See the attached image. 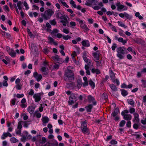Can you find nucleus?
I'll return each mask as SVG.
<instances>
[{
  "label": "nucleus",
  "mask_w": 146,
  "mask_h": 146,
  "mask_svg": "<svg viewBox=\"0 0 146 146\" xmlns=\"http://www.w3.org/2000/svg\"><path fill=\"white\" fill-rule=\"evenodd\" d=\"M69 68L67 67V70L65 71L64 79L66 82H71L74 80V74L72 70L69 69Z\"/></svg>",
  "instance_id": "nucleus-1"
},
{
  "label": "nucleus",
  "mask_w": 146,
  "mask_h": 146,
  "mask_svg": "<svg viewBox=\"0 0 146 146\" xmlns=\"http://www.w3.org/2000/svg\"><path fill=\"white\" fill-rule=\"evenodd\" d=\"M54 13V11L51 9H48L45 11L44 13H42L41 15L44 20H47L50 18Z\"/></svg>",
  "instance_id": "nucleus-2"
},
{
  "label": "nucleus",
  "mask_w": 146,
  "mask_h": 146,
  "mask_svg": "<svg viewBox=\"0 0 146 146\" xmlns=\"http://www.w3.org/2000/svg\"><path fill=\"white\" fill-rule=\"evenodd\" d=\"M81 128L82 132L84 134H89V130L87 128V124L86 121L81 122Z\"/></svg>",
  "instance_id": "nucleus-3"
},
{
  "label": "nucleus",
  "mask_w": 146,
  "mask_h": 146,
  "mask_svg": "<svg viewBox=\"0 0 146 146\" xmlns=\"http://www.w3.org/2000/svg\"><path fill=\"white\" fill-rule=\"evenodd\" d=\"M123 49L125 50H126V48L124 47L123 48L119 47L117 49V56L120 59H122L123 58V55L125 54L124 50Z\"/></svg>",
  "instance_id": "nucleus-4"
},
{
  "label": "nucleus",
  "mask_w": 146,
  "mask_h": 146,
  "mask_svg": "<svg viewBox=\"0 0 146 146\" xmlns=\"http://www.w3.org/2000/svg\"><path fill=\"white\" fill-rule=\"evenodd\" d=\"M69 99L68 102V104L69 105H71L76 101L77 97L75 94H72L69 98Z\"/></svg>",
  "instance_id": "nucleus-5"
},
{
  "label": "nucleus",
  "mask_w": 146,
  "mask_h": 146,
  "mask_svg": "<svg viewBox=\"0 0 146 146\" xmlns=\"http://www.w3.org/2000/svg\"><path fill=\"white\" fill-rule=\"evenodd\" d=\"M53 61L57 63H62L64 62L63 60L59 57L58 55H56L52 57Z\"/></svg>",
  "instance_id": "nucleus-6"
},
{
  "label": "nucleus",
  "mask_w": 146,
  "mask_h": 146,
  "mask_svg": "<svg viewBox=\"0 0 146 146\" xmlns=\"http://www.w3.org/2000/svg\"><path fill=\"white\" fill-rule=\"evenodd\" d=\"M92 61L91 60H89L87 65H85V69L86 70V73L88 75H90V72L89 70V66L91 64Z\"/></svg>",
  "instance_id": "nucleus-7"
},
{
  "label": "nucleus",
  "mask_w": 146,
  "mask_h": 146,
  "mask_svg": "<svg viewBox=\"0 0 146 146\" xmlns=\"http://www.w3.org/2000/svg\"><path fill=\"white\" fill-rule=\"evenodd\" d=\"M121 114L123 116V119L125 120H130L131 119L132 116L130 114H125L123 112H121Z\"/></svg>",
  "instance_id": "nucleus-8"
},
{
  "label": "nucleus",
  "mask_w": 146,
  "mask_h": 146,
  "mask_svg": "<svg viewBox=\"0 0 146 146\" xmlns=\"http://www.w3.org/2000/svg\"><path fill=\"white\" fill-rule=\"evenodd\" d=\"M65 17L62 12H60L59 10L56 11V18L62 19V18Z\"/></svg>",
  "instance_id": "nucleus-9"
},
{
  "label": "nucleus",
  "mask_w": 146,
  "mask_h": 146,
  "mask_svg": "<svg viewBox=\"0 0 146 146\" xmlns=\"http://www.w3.org/2000/svg\"><path fill=\"white\" fill-rule=\"evenodd\" d=\"M100 53L99 51L98 50L96 52H95L93 53V56H94V60L95 61L99 60V56Z\"/></svg>",
  "instance_id": "nucleus-10"
},
{
  "label": "nucleus",
  "mask_w": 146,
  "mask_h": 146,
  "mask_svg": "<svg viewBox=\"0 0 146 146\" xmlns=\"http://www.w3.org/2000/svg\"><path fill=\"white\" fill-rule=\"evenodd\" d=\"M40 94V93L35 94L33 96V98L35 99V101L37 102L41 100Z\"/></svg>",
  "instance_id": "nucleus-11"
},
{
  "label": "nucleus",
  "mask_w": 146,
  "mask_h": 146,
  "mask_svg": "<svg viewBox=\"0 0 146 146\" xmlns=\"http://www.w3.org/2000/svg\"><path fill=\"white\" fill-rule=\"evenodd\" d=\"M88 100L90 102H92L93 105H96V102L95 101V99L91 95H89L88 97Z\"/></svg>",
  "instance_id": "nucleus-12"
},
{
  "label": "nucleus",
  "mask_w": 146,
  "mask_h": 146,
  "mask_svg": "<svg viewBox=\"0 0 146 146\" xmlns=\"http://www.w3.org/2000/svg\"><path fill=\"white\" fill-rule=\"evenodd\" d=\"M33 76L38 82L40 81L42 78L41 75V74L38 75L36 72L34 73Z\"/></svg>",
  "instance_id": "nucleus-13"
},
{
  "label": "nucleus",
  "mask_w": 146,
  "mask_h": 146,
  "mask_svg": "<svg viewBox=\"0 0 146 146\" xmlns=\"http://www.w3.org/2000/svg\"><path fill=\"white\" fill-rule=\"evenodd\" d=\"M134 118L133 120L134 122L138 123L139 122V119L138 114L136 113L134 114Z\"/></svg>",
  "instance_id": "nucleus-14"
},
{
  "label": "nucleus",
  "mask_w": 146,
  "mask_h": 146,
  "mask_svg": "<svg viewBox=\"0 0 146 146\" xmlns=\"http://www.w3.org/2000/svg\"><path fill=\"white\" fill-rule=\"evenodd\" d=\"M82 44L84 47H88L90 46L89 41L88 40H83L82 42Z\"/></svg>",
  "instance_id": "nucleus-15"
},
{
  "label": "nucleus",
  "mask_w": 146,
  "mask_h": 146,
  "mask_svg": "<svg viewBox=\"0 0 146 146\" xmlns=\"http://www.w3.org/2000/svg\"><path fill=\"white\" fill-rule=\"evenodd\" d=\"M62 20L60 22L62 23L63 25L64 26H65L66 25V23L67 22V19L66 17H65L62 18Z\"/></svg>",
  "instance_id": "nucleus-16"
},
{
  "label": "nucleus",
  "mask_w": 146,
  "mask_h": 146,
  "mask_svg": "<svg viewBox=\"0 0 146 146\" xmlns=\"http://www.w3.org/2000/svg\"><path fill=\"white\" fill-rule=\"evenodd\" d=\"M119 111V110L118 108H116L114 111L111 114V115L113 117H115L117 115Z\"/></svg>",
  "instance_id": "nucleus-17"
},
{
  "label": "nucleus",
  "mask_w": 146,
  "mask_h": 146,
  "mask_svg": "<svg viewBox=\"0 0 146 146\" xmlns=\"http://www.w3.org/2000/svg\"><path fill=\"white\" fill-rule=\"evenodd\" d=\"M116 5L117 7V9L118 11H119V10L122 9L125 7L123 5H121L120 3H117Z\"/></svg>",
  "instance_id": "nucleus-18"
},
{
  "label": "nucleus",
  "mask_w": 146,
  "mask_h": 146,
  "mask_svg": "<svg viewBox=\"0 0 146 146\" xmlns=\"http://www.w3.org/2000/svg\"><path fill=\"white\" fill-rule=\"evenodd\" d=\"M80 27L84 30V31L85 32H87L89 31V29L88 28L86 25L84 24H82L80 25Z\"/></svg>",
  "instance_id": "nucleus-19"
},
{
  "label": "nucleus",
  "mask_w": 146,
  "mask_h": 146,
  "mask_svg": "<svg viewBox=\"0 0 146 146\" xmlns=\"http://www.w3.org/2000/svg\"><path fill=\"white\" fill-rule=\"evenodd\" d=\"M110 76L113 82L115 81V76L114 72L111 70L110 72Z\"/></svg>",
  "instance_id": "nucleus-20"
},
{
  "label": "nucleus",
  "mask_w": 146,
  "mask_h": 146,
  "mask_svg": "<svg viewBox=\"0 0 146 146\" xmlns=\"http://www.w3.org/2000/svg\"><path fill=\"white\" fill-rule=\"evenodd\" d=\"M48 39L49 40L48 43H53V44L55 45H56L57 44V43L54 41V40L51 37L49 36L48 38Z\"/></svg>",
  "instance_id": "nucleus-21"
},
{
  "label": "nucleus",
  "mask_w": 146,
  "mask_h": 146,
  "mask_svg": "<svg viewBox=\"0 0 146 146\" xmlns=\"http://www.w3.org/2000/svg\"><path fill=\"white\" fill-rule=\"evenodd\" d=\"M1 34L7 38H9L11 37V35L9 33H6L5 31H2L1 32Z\"/></svg>",
  "instance_id": "nucleus-22"
},
{
  "label": "nucleus",
  "mask_w": 146,
  "mask_h": 146,
  "mask_svg": "<svg viewBox=\"0 0 146 146\" xmlns=\"http://www.w3.org/2000/svg\"><path fill=\"white\" fill-rule=\"evenodd\" d=\"M35 109V108L33 106H29L28 108V112L31 114L33 112Z\"/></svg>",
  "instance_id": "nucleus-23"
},
{
  "label": "nucleus",
  "mask_w": 146,
  "mask_h": 146,
  "mask_svg": "<svg viewBox=\"0 0 146 146\" xmlns=\"http://www.w3.org/2000/svg\"><path fill=\"white\" fill-rule=\"evenodd\" d=\"M91 1L90 2H88L86 1V3L85 4V5L88 6H91L92 5V3L93 2L94 3L95 2H97V0H91Z\"/></svg>",
  "instance_id": "nucleus-24"
},
{
  "label": "nucleus",
  "mask_w": 146,
  "mask_h": 146,
  "mask_svg": "<svg viewBox=\"0 0 146 146\" xmlns=\"http://www.w3.org/2000/svg\"><path fill=\"white\" fill-rule=\"evenodd\" d=\"M9 54L12 57H15L16 53L13 49L11 50L10 52H9Z\"/></svg>",
  "instance_id": "nucleus-25"
},
{
  "label": "nucleus",
  "mask_w": 146,
  "mask_h": 146,
  "mask_svg": "<svg viewBox=\"0 0 146 146\" xmlns=\"http://www.w3.org/2000/svg\"><path fill=\"white\" fill-rule=\"evenodd\" d=\"M119 42H121L123 44H125L127 42V40H124L122 38H119L118 40Z\"/></svg>",
  "instance_id": "nucleus-26"
},
{
  "label": "nucleus",
  "mask_w": 146,
  "mask_h": 146,
  "mask_svg": "<svg viewBox=\"0 0 146 146\" xmlns=\"http://www.w3.org/2000/svg\"><path fill=\"white\" fill-rule=\"evenodd\" d=\"M93 107L92 105V104H90L88 106L85 107V108L88 112H90L91 110Z\"/></svg>",
  "instance_id": "nucleus-27"
},
{
  "label": "nucleus",
  "mask_w": 146,
  "mask_h": 146,
  "mask_svg": "<svg viewBox=\"0 0 146 146\" xmlns=\"http://www.w3.org/2000/svg\"><path fill=\"white\" fill-rule=\"evenodd\" d=\"M42 121L44 123H46L48 122L49 119L47 117L44 116L42 117Z\"/></svg>",
  "instance_id": "nucleus-28"
},
{
  "label": "nucleus",
  "mask_w": 146,
  "mask_h": 146,
  "mask_svg": "<svg viewBox=\"0 0 146 146\" xmlns=\"http://www.w3.org/2000/svg\"><path fill=\"white\" fill-rule=\"evenodd\" d=\"M91 72L93 73H96L97 74H99L100 73V71L97 69L92 68V69Z\"/></svg>",
  "instance_id": "nucleus-29"
},
{
  "label": "nucleus",
  "mask_w": 146,
  "mask_h": 146,
  "mask_svg": "<svg viewBox=\"0 0 146 146\" xmlns=\"http://www.w3.org/2000/svg\"><path fill=\"white\" fill-rule=\"evenodd\" d=\"M77 87L78 88H80L82 85V82L81 80L78 79L77 82Z\"/></svg>",
  "instance_id": "nucleus-30"
},
{
  "label": "nucleus",
  "mask_w": 146,
  "mask_h": 146,
  "mask_svg": "<svg viewBox=\"0 0 146 146\" xmlns=\"http://www.w3.org/2000/svg\"><path fill=\"white\" fill-rule=\"evenodd\" d=\"M47 69L45 67H42L41 68V70L42 72H44V74L46 75L48 74V72L47 71Z\"/></svg>",
  "instance_id": "nucleus-31"
},
{
  "label": "nucleus",
  "mask_w": 146,
  "mask_h": 146,
  "mask_svg": "<svg viewBox=\"0 0 146 146\" xmlns=\"http://www.w3.org/2000/svg\"><path fill=\"white\" fill-rule=\"evenodd\" d=\"M23 2L21 1H18L17 4V5L19 10H22L21 6L22 5Z\"/></svg>",
  "instance_id": "nucleus-32"
},
{
  "label": "nucleus",
  "mask_w": 146,
  "mask_h": 146,
  "mask_svg": "<svg viewBox=\"0 0 146 146\" xmlns=\"http://www.w3.org/2000/svg\"><path fill=\"white\" fill-rule=\"evenodd\" d=\"M110 86L113 91H115L117 90V87L114 84H110Z\"/></svg>",
  "instance_id": "nucleus-33"
},
{
  "label": "nucleus",
  "mask_w": 146,
  "mask_h": 146,
  "mask_svg": "<svg viewBox=\"0 0 146 146\" xmlns=\"http://www.w3.org/2000/svg\"><path fill=\"white\" fill-rule=\"evenodd\" d=\"M66 87L67 88H70L73 86H75V85L74 84V83L73 82H71L70 83H66Z\"/></svg>",
  "instance_id": "nucleus-34"
},
{
  "label": "nucleus",
  "mask_w": 146,
  "mask_h": 146,
  "mask_svg": "<svg viewBox=\"0 0 146 146\" xmlns=\"http://www.w3.org/2000/svg\"><path fill=\"white\" fill-rule=\"evenodd\" d=\"M127 101L129 104L131 106H134V102L133 99H128L127 100Z\"/></svg>",
  "instance_id": "nucleus-35"
},
{
  "label": "nucleus",
  "mask_w": 146,
  "mask_h": 146,
  "mask_svg": "<svg viewBox=\"0 0 146 146\" xmlns=\"http://www.w3.org/2000/svg\"><path fill=\"white\" fill-rule=\"evenodd\" d=\"M10 141L12 143H15L18 141V140L14 137L11 138Z\"/></svg>",
  "instance_id": "nucleus-36"
},
{
  "label": "nucleus",
  "mask_w": 146,
  "mask_h": 146,
  "mask_svg": "<svg viewBox=\"0 0 146 146\" xmlns=\"http://www.w3.org/2000/svg\"><path fill=\"white\" fill-rule=\"evenodd\" d=\"M49 22L51 24L53 25H55L56 23L55 19H54L52 20H50L49 21Z\"/></svg>",
  "instance_id": "nucleus-37"
},
{
  "label": "nucleus",
  "mask_w": 146,
  "mask_h": 146,
  "mask_svg": "<svg viewBox=\"0 0 146 146\" xmlns=\"http://www.w3.org/2000/svg\"><path fill=\"white\" fill-rule=\"evenodd\" d=\"M89 84L90 86L93 88H94L95 86V84L94 82L92 80H90L89 81Z\"/></svg>",
  "instance_id": "nucleus-38"
},
{
  "label": "nucleus",
  "mask_w": 146,
  "mask_h": 146,
  "mask_svg": "<svg viewBox=\"0 0 146 146\" xmlns=\"http://www.w3.org/2000/svg\"><path fill=\"white\" fill-rule=\"evenodd\" d=\"M121 91L122 95L124 96H126L128 94L127 92L124 90H122Z\"/></svg>",
  "instance_id": "nucleus-39"
},
{
  "label": "nucleus",
  "mask_w": 146,
  "mask_h": 146,
  "mask_svg": "<svg viewBox=\"0 0 146 146\" xmlns=\"http://www.w3.org/2000/svg\"><path fill=\"white\" fill-rule=\"evenodd\" d=\"M46 141V139L44 137H42V139L40 140V142L42 144H44Z\"/></svg>",
  "instance_id": "nucleus-40"
},
{
  "label": "nucleus",
  "mask_w": 146,
  "mask_h": 146,
  "mask_svg": "<svg viewBox=\"0 0 146 146\" xmlns=\"http://www.w3.org/2000/svg\"><path fill=\"white\" fill-rule=\"evenodd\" d=\"M125 121L124 120H122L119 123V126L120 127H123L125 123Z\"/></svg>",
  "instance_id": "nucleus-41"
},
{
  "label": "nucleus",
  "mask_w": 146,
  "mask_h": 146,
  "mask_svg": "<svg viewBox=\"0 0 146 146\" xmlns=\"http://www.w3.org/2000/svg\"><path fill=\"white\" fill-rule=\"evenodd\" d=\"M22 123V121H20L19 122L18 124L17 125V129H21L22 128V125L21 124Z\"/></svg>",
  "instance_id": "nucleus-42"
},
{
  "label": "nucleus",
  "mask_w": 146,
  "mask_h": 146,
  "mask_svg": "<svg viewBox=\"0 0 146 146\" xmlns=\"http://www.w3.org/2000/svg\"><path fill=\"white\" fill-rule=\"evenodd\" d=\"M60 2L65 7L67 8L69 7V6L67 4L66 2H63L62 0H60Z\"/></svg>",
  "instance_id": "nucleus-43"
},
{
  "label": "nucleus",
  "mask_w": 146,
  "mask_h": 146,
  "mask_svg": "<svg viewBox=\"0 0 146 146\" xmlns=\"http://www.w3.org/2000/svg\"><path fill=\"white\" fill-rule=\"evenodd\" d=\"M83 58L84 60L86 63L88 62V59L87 58L86 56V55L85 54H84L83 55Z\"/></svg>",
  "instance_id": "nucleus-44"
},
{
  "label": "nucleus",
  "mask_w": 146,
  "mask_h": 146,
  "mask_svg": "<svg viewBox=\"0 0 146 146\" xmlns=\"http://www.w3.org/2000/svg\"><path fill=\"white\" fill-rule=\"evenodd\" d=\"M118 23L119 26L122 27H124L125 28H126L125 24L121 22L118 21Z\"/></svg>",
  "instance_id": "nucleus-45"
},
{
  "label": "nucleus",
  "mask_w": 146,
  "mask_h": 146,
  "mask_svg": "<svg viewBox=\"0 0 146 146\" xmlns=\"http://www.w3.org/2000/svg\"><path fill=\"white\" fill-rule=\"evenodd\" d=\"M63 39L65 40H67L68 39L70 38H71V37L68 35H67L66 36H62Z\"/></svg>",
  "instance_id": "nucleus-46"
},
{
  "label": "nucleus",
  "mask_w": 146,
  "mask_h": 146,
  "mask_svg": "<svg viewBox=\"0 0 146 146\" xmlns=\"http://www.w3.org/2000/svg\"><path fill=\"white\" fill-rule=\"evenodd\" d=\"M125 16L128 19H130L132 17L131 16H130L127 13L125 12Z\"/></svg>",
  "instance_id": "nucleus-47"
},
{
  "label": "nucleus",
  "mask_w": 146,
  "mask_h": 146,
  "mask_svg": "<svg viewBox=\"0 0 146 146\" xmlns=\"http://www.w3.org/2000/svg\"><path fill=\"white\" fill-rule=\"evenodd\" d=\"M102 98L104 99H106L108 98V96L106 94L104 93L102 95Z\"/></svg>",
  "instance_id": "nucleus-48"
},
{
  "label": "nucleus",
  "mask_w": 146,
  "mask_h": 146,
  "mask_svg": "<svg viewBox=\"0 0 146 146\" xmlns=\"http://www.w3.org/2000/svg\"><path fill=\"white\" fill-rule=\"evenodd\" d=\"M23 5L26 7V10H28L29 9V7H28L27 3L26 1L24 2Z\"/></svg>",
  "instance_id": "nucleus-49"
},
{
  "label": "nucleus",
  "mask_w": 146,
  "mask_h": 146,
  "mask_svg": "<svg viewBox=\"0 0 146 146\" xmlns=\"http://www.w3.org/2000/svg\"><path fill=\"white\" fill-rule=\"evenodd\" d=\"M3 9L5 11H7L8 12H9V9L7 5H5L3 7Z\"/></svg>",
  "instance_id": "nucleus-50"
},
{
  "label": "nucleus",
  "mask_w": 146,
  "mask_h": 146,
  "mask_svg": "<svg viewBox=\"0 0 146 146\" xmlns=\"http://www.w3.org/2000/svg\"><path fill=\"white\" fill-rule=\"evenodd\" d=\"M126 126L127 127L129 128H130L131 127V122L129 120L127 122Z\"/></svg>",
  "instance_id": "nucleus-51"
},
{
  "label": "nucleus",
  "mask_w": 146,
  "mask_h": 146,
  "mask_svg": "<svg viewBox=\"0 0 146 146\" xmlns=\"http://www.w3.org/2000/svg\"><path fill=\"white\" fill-rule=\"evenodd\" d=\"M96 62V65L97 66H102V63L101 61L98 60Z\"/></svg>",
  "instance_id": "nucleus-52"
},
{
  "label": "nucleus",
  "mask_w": 146,
  "mask_h": 146,
  "mask_svg": "<svg viewBox=\"0 0 146 146\" xmlns=\"http://www.w3.org/2000/svg\"><path fill=\"white\" fill-rule=\"evenodd\" d=\"M3 85L4 86L7 87L8 86V84L7 81L4 80L3 82Z\"/></svg>",
  "instance_id": "nucleus-53"
},
{
  "label": "nucleus",
  "mask_w": 146,
  "mask_h": 146,
  "mask_svg": "<svg viewBox=\"0 0 146 146\" xmlns=\"http://www.w3.org/2000/svg\"><path fill=\"white\" fill-rule=\"evenodd\" d=\"M27 30L29 35L31 36H32L33 35L32 33L30 31V30L29 29H27Z\"/></svg>",
  "instance_id": "nucleus-54"
},
{
  "label": "nucleus",
  "mask_w": 146,
  "mask_h": 146,
  "mask_svg": "<svg viewBox=\"0 0 146 146\" xmlns=\"http://www.w3.org/2000/svg\"><path fill=\"white\" fill-rule=\"evenodd\" d=\"M93 8L95 10H98L100 9L101 7L99 6H96L93 7Z\"/></svg>",
  "instance_id": "nucleus-55"
},
{
  "label": "nucleus",
  "mask_w": 146,
  "mask_h": 146,
  "mask_svg": "<svg viewBox=\"0 0 146 146\" xmlns=\"http://www.w3.org/2000/svg\"><path fill=\"white\" fill-rule=\"evenodd\" d=\"M110 143L112 145H115L117 144V142L115 140H112L110 141Z\"/></svg>",
  "instance_id": "nucleus-56"
},
{
  "label": "nucleus",
  "mask_w": 146,
  "mask_h": 146,
  "mask_svg": "<svg viewBox=\"0 0 146 146\" xmlns=\"http://www.w3.org/2000/svg\"><path fill=\"white\" fill-rule=\"evenodd\" d=\"M59 68V65L55 64L53 66V69H57Z\"/></svg>",
  "instance_id": "nucleus-57"
},
{
  "label": "nucleus",
  "mask_w": 146,
  "mask_h": 146,
  "mask_svg": "<svg viewBox=\"0 0 146 146\" xmlns=\"http://www.w3.org/2000/svg\"><path fill=\"white\" fill-rule=\"evenodd\" d=\"M24 96L23 94H17L16 96L18 98H20L23 97Z\"/></svg>",
  "instance_id": "nucleus-58"
},
{
  "label": "nucleus",
  "mask_w": 146,
  "mask_h": 146,
  "mask_svg": "<svg viewBox=\"0 0 146 146\" xmlns=\"http://www.w3.org/2000/svg\"><path fill=\"white\" fill-rule=\"evenodd\" d=\"M135 111V109L133 108H131L130 109L129 112L131 113H133Z\"/></svg>",
  "instance_id": "nucleus-59"
},
{
  "label": "nucleus",
  "mask_w": 146,
  "mask_h": 146,
  "mask_svg": "<svg viewBox=\"0 0 146 146\" xmlns=\"http://www.w3.org/2000/svg\"><path fill=\"white\" fill-rule=\"evenodd\" d=\"M117 47V45L115 44H113V45L111 47V48L112 50H114Z\"/></svg>",
  "instance_id": "nucleus-60"
},
{
  "label": "nucleus",
  "mask_w": 146,
  "mask_h": 146,
  "mask_svg": "<svg viewBox=\"0 0 146 146\" xmlns=\"http://www.w3.org/2000/svg\"><path fill=\"white\" fill-rule=\"evenodd\" d=\"M112 31H115V32H117V30L116 29V27L115 26H112V27H111Z\"/></svg>",
  "instance_id": "nucleus-61"
},
{
  "label": "nucleus",
  "mask_w": 146,
  "mask_h": 146,
  "mask_svg": "<svg viewBox=\"0 0 146 146\" xmlns=\"http://www.w3.org/2000/svg\"><path fill=\"white\" fill-rule=\"evenodd\" d=\"M33 7L34 8V9H33V10L36 9L38 10L39 9V7L36 5H33Z\"/></svg>",
  "instance_id": "nucleus-62"
},
{
  "label": "nucleus",
  "mask_w": 146,
  "mask_h": 146,
  "mask_svg": "<svg viewBox=\"0 0 146 146\" xmlns=\"http://www.w3.org/2000/svg\"><path fill=\"white\" fill-rule=\"evenodd\" d=\"M34 93L33 90L32 89H31L29 93V94L30 95L32 96L33 95Z\"/></svg>",
  "instance_id": "nucleus-63"
},
{
  "label": "nucleus",
  "mask_w": 146,
  "mask_h": 146,
  "mask_svg": "<svg viewBox=\"0 0 146 146\" xmlns=\"http://www.w3.org/2000/svg\"><path fill=\"white\" fill-rule=\"evenodd\" d=\"M21 132V129H16V133L17 134H20Z\"/></svg>",
  "instance_id": "nucleus-64"
}]
</instances>
